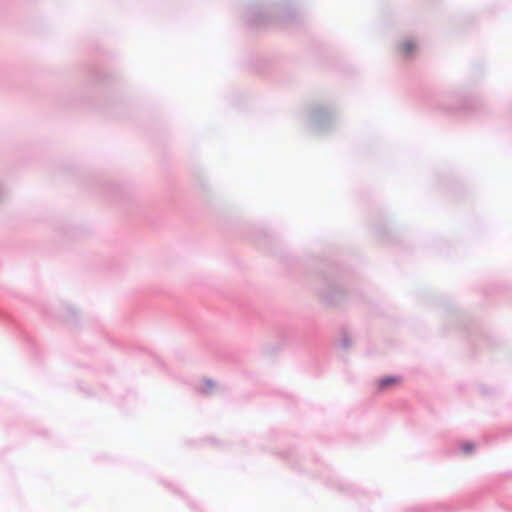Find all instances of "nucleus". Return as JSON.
<instances>
[{"instance_id": "2", "label": "nucleus", "mask_w": 512, "mask_h": 512, "mask_svg": "<svg viewBox=\"0 0 512 512\" xmlns=\"http://www.w3.org/2000/svg\"><path fill=\"white\" fill-rule=\"evenodd\" d=\"M416 48H417V45H416L415 41L412 39H406V40L402 41L399 46L400 52L404 56H408V55L412 54L416 50Z\"/></svg>"}, {"instance_id": "3", "label": "nucleus", "mask_w": 512, "mask_h": 512, "mask_svg": "<svg viewBox=\"0 0 512 512\" xmlns=\"http://www.w3.org/2000/svg\"><path fill=\"white\" fill-rule=\"evenodd\" d=\"M465 449H466L467 451H470V450H472V449H473V447H472V446H466V448H465Z\"/></svg>"}, {"instance_id": "1", "label": "nucleus", "mask_w": 512, "mask_h": 512, "mask_svg": "<svg viewBox=\"0 0 512 512\" xmlns=\"http://www.w3.org/2000/svg\"><path fill=\"white\" fill-rule=\"evenodd\" d=\"M402 382L401 377L399 376H385L383 378L378 379L374 384V389L376 392H384L389 389H392L398 385H400Z\"/></svg>"}]
</instances>
